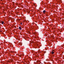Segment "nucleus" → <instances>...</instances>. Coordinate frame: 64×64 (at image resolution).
I'll return each instance as SVG.
<instances>
[{
	"instance_id": "nucleus-9",
	"label": "nucleus",
	"mask_w": 64,
	"mask_h": 64,
	"mask_svg": "<svg viewBox=\"0 0 64 64\" xmlns=\"http://www.w3.org/2000/svg\"><path fill=\"white\" fill-rule=\"evenodd\" d=\"M53 56L54 57V55Z\"/></svg>"
},
{
	"instance_id": "nucleus-6",
	"label": "nucleus",
	"mask_w": 64,
	"mask_h": 64,
	"mask_svg": "<svg viewBox=\"0 0 64 64\" xmlns=\"http://www.w3.org/2000/svg\"><path fill=\"white\" fill-rule=\"evenodd\" d=\"M8 62H9V63H11V62L10 61H8Z\"/></svg>"
},
{
	"instance_id": "nucleus-1",
	"label": "nucleus",
	"mask_w": 64,
	"mask_h": 64,
	"mask_svg": "<svg viewBox=\"0 0 64 64\" xmlns=\"http://www.w3.org/2000/svg\"><path fill=\"white\" fill-rule=\"evenodd\" d=\"M0 23H2V24H4V22H3V21H1L0 22Z\"/></svg>"
},
{
	"instance_id": "nucleus-8",
	"label": "nucleus",
	"mask_w": 64,
	"mask_h": 64,
	"mask_svg": "<svg viewBox=\"0 0 64 64\" xmlns=\"http://www.w3.org/2000/svg\"><path fill=\"white\" fill-rule=\"evenodd\" d=\"M20 24H21V25H22V23H21Z\"/></svg>"
},
{
	"instance_id": "nucleus-10",
	"label": "nucleus",
	"mask_w": 64,
	"mask_h": 64,
	"mask_svg": "<svg viewBox=\"0 0 64 64\" xmlns=\"http://www.w3.org/2000/svg\"><path fill=\"white\" fill-rule=\"evenodd\" d=\"M11 62H12V60H11Z\"/></svg>"
},
{
	"instance_id": "nucleus-12",
	"label": "nucleus",
	"mask_w": 64,
	"mask_h": 64,
	"mask_svg": "<svg viewBox=\"0 0 64 64\" xmlns=\"http://www.w3.org/2000/svg\"><path fill=\"white\" fill-rule=\"evenodd\" d=\"M40 64H41V63L40 62Z\"/></svg>"
},
{
	"instance_id": "nucleus-4",
	"label": "nucleus",
	"mask_w": 64,
	"mask_h": 64,
	"mask_svg": "<svg viewBox=\"0 0 64 64\" xmlns=\"http://www.w3.org/2000/svg\"><path fill=\"white\" fill-rule=\"evenodd\" d=\"M52 54H53L54 53V52L53 51H52Z\"/></svg>"
},
{
	"instance_id": "nucleus-2",
	"label": "nucleus",
	"mask_w": 64,
	"mask_h": 64,
	"mask_svg": "<svg viewBox=\"0 0 64 64\" xmlns=\"http://www.w3.org/2000/svg\"><path fill=\"white\" fill-rule=\"evenodd\" d=\"M19 28L20 30H22V28H21V26H19Z\"/></svg>"
},
{
	"instance_id": "nucleus-3",
	"label": "nucleus",
	"mask_w": 64,
	"mask_h": 64,
	"mask_svg": "<svg viewBox=\"0 0 64 64\" xmlns=\"http://www.w3.org/2000/svg\"><path fill=\"white\" fill-rule=\"evenodd\" d=\"M46 12V10H44L43 11V13H45Z\"/></svg>"
},
{
	"instance_id": "nucleus-11",
	"label": "nucleus",
	"mask_w": 64,
	"mask_h": 64,
	"mask_svg": "<svg viewBox=\"0 0 64 64\" xmlns=\"http://www.w3.org/2000/svg\"><path fill=\"white\" fill-rule=\"evenodd\" d=\"M54 29H55V28H54Z\"/></svg>"
},
{
	"instance_id": "nucleus-7",
	"label": "nucleus",
	"mask_w": 64,
	"mask_h": 64,
	"mask_svg": "<svg viewBox=\"0 0 64 64\" xmlns=\"http://www.w3.org/2000/svg\"><path fill=\"white\" fill-rule=\"evenodd\" d=\"M60 1L61 2V0H60V1H59L58 2H60Z\"/></svg>"
},
{
	"instance_id": "nucleus-5",
	"label": "nucleus",
	"mask_w": 64,
	"mask_h": 64,
	"mask_svg": "<svg viewBox=\"0 0 64 64\" xmlns=\"http://www.w3.org/2000/svg\"><path fill=\"white\" fill-rule=\"evenodd\" d=\"M50 59H53V58H50Z\"/></svg>"
}]
</instances>
